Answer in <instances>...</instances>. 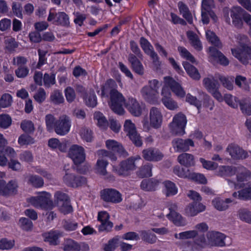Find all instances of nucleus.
Wrapping results in <instances>:
<instances>
[{
	"mask_svg": "<svg viewBox=\"0 0 251 251\" xmlns=\"http://www.w3.org/2000/svg\"><path fill=\"white\" fill-rule=\"evenodd\" d=\"M159 82L156 79H153L149 81V85L144 86L140 92L143 98L149 102H153L155 100L158 94Z\"/></svg>",
	"mask_w": 251,
	"mask_h": 251,
	"instance_id": "nucleus-4",
	"label": "nucleus"
},
{
	"mask_svg": "<svg viewBox=\"0 0 251 251\" xmlns=\"http://www.w3.org/2000/svg\"><path fill=\"white\" fill-rule=\"evenodd\" d=\"M237 167H242L245 169V170L241 171V172H238L237 170H236L237 179L238 181L242 182L251 178V173L249 170L243 166H239Z\"/></svg>",
	"mask_w": 251,
	"mask_h": 251,
	"instance_id": "nucleus-47",
	"label": "nucleus"
},
{
	"mask_svg": "<svg viewBox=\"0 0 251 251\" xmlns=\"http://www.w3.org/2000/svg\"><path fill=\"white\" fill-rule=\"evenodd\" d=\"M33 98L38 103H42L46 98V93L45 90L42 88H40L34 94Z\"/></svg>",
	"mask_w": 251,
	"mask_h": 251,
	"instance_id": "nucleus-61",
	"label": "nucleus"
},
{
	"mask_svg": "<svg viewBox=\"0 0 251 251\" xmlns=\"http://www.w3.org/2000/svg\"><path fill=\"white\" fill-rule=\"evenodd\" d=\"M94 119L98 121V126L102 129H105L108 126V122L104 116V115L100 112H96L94 114Z\"/></svg>",
	"mask_w": 251,
	"mask_h": 251,
	"instance_id": "nucleus-44",
	"label": "nucleus"
},
{
	"mask_svg": "<svg viewBox=\"0 0 251 251\" xmlns=\"http://www.w3.org/2000/svg\"><path fill=\"white\" fill-rule=\"evenodd\" d=\"M186 123V116L182 113H178L174 117L173 121L170 124L171 132L175 135H183Z\"/></svg>",
	"mask_w": 251,
	"mask_h": 251,
	"instance_id": "nucleus-2",
	"label": "nucleus"
},
{
	"mask_svg": "<svg viewBox=\"0 0 251 251\" xmlns=\"http://www.w3.org/2000/svg\"><path fill=\"white\" fill-rule=\"evenodd\" d=\"M178 7L180 14L190 24L193 23V17L188 7L183 2L179 1L178 3Z\"/></svg>",
	"mask_w": 251,
	"mask_h": 251,
	"instance_id": "nucleus-31",
	"label": "nucleus"
},
{
	"mask_svg": "<svg viewBox=\"0 0 251 251\" xmlns=\"http://www.w3.org/2000/svg\"><path fill=\"white\" fill-rule=\"evenodd\" d=\"M201 21L203 24H208L209 22V16L214 23L217 22L218 17L212 10L201 11Z\"/></svg>",
	"mask_w": 251,
	"mask_h": 251,
	"instance_id": "nucleus-41",
	"label": "nucleus"
},
{
	"mask_svg": "<svg viewBox=\"0 0 251 251\" xmlns=\"http://www.w3.org/2000/svg\"><path fill=\"white\" fill-rule=\"evenodd\" d=\"M161 95L162 96V102L164 105L169 109L174 110L177 107V104L171 98V93L167 87H163L162 89Z\"/></svg>",
	"mask_w": 251,
	"mask_h": 251,
	"instance_id": "nucleus-18",
	"label": "nucleus"
},
{
	"mask_svg": "<svg viewBox=\"0 0 251 251\" xmlns=\"http://www.w3.org/2000/svg\"><path fill=\"white\" fill-rule=\"evenodd\" d=\"M106 146L109 150L114 152H116L120 155L126 156L127 155V152L124 149L121 144L114 140H108L106 141Z\"/></svg>",
	"mask_w": 251,
	"mask_h": 251,
	"instance_id": "nucleus-28",
	"label": "nucleus"
},
{
	"mask_svg": "<svg viewBox=\"0 0 251 251\" xmlns=\"http://www.w3.org/2000/svg\"><path fill=\"white\" fill-rule=\"evenodd\" d=\"M12 102V98L9 94L5 93L2 95L0 99V103L2 108H5L10 106Z\"/></svg>",
	"mask_w": 251,
	"mask_h": 251,
	"instance_id": "nucleus-59",
	"label": "nucleus"
},
{
	"mask_svg": "<svg viewBox=\"0 0 251 251\" xmlns=\"http://www.w3.org/2000/svg\"><path fill=\"white\" fill-rule=\"evenodd\" d=\"M125 106L134 116H139L142 114V108L139 102L134 98H129Z\"/></svg>",
	"mask_w": 251,
	"mask_h": 251,
	"instance_id": "nucleus-21",
	"label": "nucleus"
},
{
	"mask_svg": "<svg viewBox=\"0 0 251 251\" xmlns=\"http://www.w3.org/2000/svg\"><path fill=\"white\" fill-rule=\"evenodd\" d=\"M5 48L8 51H14L18 48V43L13 38L10 37L6 39L5 41Z\"/></svg>",
	"mask_w": 251,
	"mask_h": 251,
	"instance_id": "nucleus-54",
	"label": "nucleus"
},
{
	"mask_svg": "<svg viewBox=\"0 0 251 251\" xmlns=\"http://www.w3.org/2000/svg\"><path fill=\"white\" fill-rule=\"evenodd\" d=\"M79 249L78 243L71 239L68 240L63 247L64 251H79Z\"/></svg>",
	"mask_w": 251,
	"mask_h": 251,
	"instance_id": "nucleus-55",
	"label": "nucleus"
},
{
	"mask_svg": "<svg viewBox=\"0 0 251 251\" xmlns=\"http://www.w3.org/2000/svg\"><path fill=\"white\" fill-rule=\"evenodd\" d=\"M206 37L207 40L215 47L218 48H221L222 47V44L218 37L213 31L207 30L206 32Z\"/></svg>",
	"mask_w": 251,
	"mask_h": 251,
	"instance_id": "nucleus-42",
	"label": "nucleus"
},
{
	"mask_svg": "<svg viewBox=\"0 0 251 251\" xmlns=\"http://www.w3.org/2000/svg\"><path fill=\"white\" fill-rule=\"evenodd\" d=\"M108 164L107 161L105 160L102 158H100L98 159L96 165V173L100 175L105 176V178L109 180H114V176L109 174L106 171V167Z\"/></svg>",
	"mask_w": 251,
	"mask_h": 251,
	"instance_id": "nucleus-19",
	"label": "nucleus"
},
{
	"mask_svg": "<svg viewBox=\"0 0 251 251\" xmlns=\"http://www.w3.org/2000/svg\"><path fill=\"white\" fill-rule=\"evenodd\" d=\"M216 77H217L223 86L229 90H232L233 88V79L232 78H229L228 77L217 74L216 75Z\"/></svg>",
	"mask_w": 251,
	"mask_h": 251,
	"instance_id": "nucleus-45",
	"label": "nucleus"
},
{
	"mask_svg": "<svg viewBox=\"0 0 251 251\" xmlns=\"http://www.w3.org/2000/svg\"><path fill=\"white\" fill-rule=\"evenodd\" d=\"M151 125L155 128L160 127L162 121V115L160 111L155 107H152L150 112Z\"/></svg>",
	"mask_w": 251,
	"mask_h": 251,
	"instance_id": "nucleus-23",
	"label": "nucleus"
},
{
	"mask_svg": "<svg viewBox=\"0 0 251 251\" xmlns=\"http://www.w3.org/2000/svg\"><path fill=\"white\" fill-rule=\"evenodd\" d=\"M187 36L190 41L191 45L198 51L202 49V44L199 39L198 36L193 31H189L187 32Z\"/></svg>",
	"mask_w": 251,
	"mask_h": 251,
	"instance_id": "nucleus-34",
	"label": "nucleus"
},
{
	"mask_svg": "<svg viewBox=\"0 0 251 251\" xmlns=\"http://www.w3.org/2000/svg\"><path fill=\"white\" fill-rule=\"evenodd\" d=\"M18 143L21 145L32 144L34 143V140L28 135L22 134L19 138Z\"/></svg>",
	"mask_w": 251,
	"mask_h": 251,
	"instance_id": "nucleus-64",
	"label": "nucleus"
},
{
	"mask_svg": "<svg viewBox=\"0 0 251 251\" xmlns=\"http://www.w3.org/2000/svg\"><path fill=\"white\" fill-rule=\"evenodd\" d=\"M208 244L213 247H222L226 246L225 240L226 236L219 232L210 231L207 234Z\"/></svg>",
	"mask_w": 251,
	"mask_h": 251,
	"instance_id": "nucleus-12",
	"label": "nucleus"
},
{
	"mask_svg": "<svg viewBox=\"0 0 251 251\" xmlns=\"http://www.w3.org/2000/svg\"><path fill=\"white\" fill-rule=\"evenodd\" d=\"M15 245V241L13 240H8L4 238L0 240V250H10Z\"/></svg>",
	"mask_w": 251,
	"mask_h": 251,
	"instance_id": "nucleus-58",
	"label": "nucleus"
},
{
	"mask_svg": "<svg viewBox=\"0 0 251 251\" xmlns=\"http://www.w3.org/2000/svg\"><path fill=\"white\" fill-rule=\"evenodd\" d=\"M235 83L239 88L245 91H249L250 86L247 81V78L241 75H238L235 79Z\"/></svg>",
	"mask_w": 251,
	"mask_h": 251,
	"instance_id": "nucleus-46",
	"label": "nucleus"
},
{
	"mask_svg": "<svg viewBox=\"0 0 251 251\" xmlns=\"http://www.w3.org/2000/svg\"><path fill=\"white\" fill-rule=\"evenodd\" d=\"M30 202L36 207L51 209L53 207V202L50 200V195L45 192L41 193L40 195L36 197L31 198Z\"/></svg>",
	"mask_w": 251,
	"mask_h": 251,
	"instance_id": "nucleus-6",
	"label": "nucleus"
},
{
	"mask_svg": "<svg viewBox=\"0 0 251 251\" xmlns=\"http://www.w3.org/2000/svg\"><path fill=\"white\" fill-rule=\"evenodd\" d=\"M138 58L133 53H129L128 56V61L131 64L132 70L136 74L142 75L144 74V68Z\"/></svg>",
	"mask_w": 251,
	"mask_h": 251,
	"instance_id": "nucleus-25",
	"label": "nucleus"
},
{
	"mask_svg": "<svg viewBox=\"0 0 251 251\" xmlns=\"http://www.w3.org/2000/svg\"><path fill=\"white\" fill-rule=\"evenodd\" d=\"M178 162L182 165L190 167L195 165L194 156L190 153H182L177 157Z\"/></svg>",
	"mask_w": 251,
	"mask_h": 251,
	"instance_id": "nucleus-29",
	"label": "nucleus"
},
{
	"mask_svg": "<svg viewBox=\"0 0 251 251\" xmlns=\"http://www.w3.org/2000/svg\"><path fill=\"white\" fill-rule=\"evenodd\" d=\"M68 155L75 165H79L85 160L84 149L77 145H73L70 147Z\"/></svg>",
	"mask_w": 251,
	"mask_h": 251,
	"instance_id": "nucleus-9",
	"label": "nucleus"
},
{
	"mask_svg": "<svg viewBox=\"0 0 251 251\" xmlns=\"http://www.w3.org/2000/svg\"><path fill=\"white\" fill-rule=\"evenodd\" d=\"M245 11L241 7H234L230 11V16L232 19L233 24L237 27H240L242 25L241 18H243Z\"/></svg>",
	"mask_w": 251,
	"mask_h": 251,
	"instance_id": "nucleus-24",
	"label": "nucleus"
},
{
	"mask_svg": "<svg viewBox=\"0 0 251 251\" xmlns=\"http://www.w3.org/2000/svg\"><path fill=\"white\" fill-rule=\"evenodd\" d=\"M183 65L186 72L191 77L196 80H199L200 78V75L196 68L188 62H184Z\"/></svg>",
	"mask_w": 251,
	"mask_h": 251,
	"instance_id": "nucleus-36",
	"label": "nucleus"
},
{
	"mask_svg": "<svg viewBox=\"0 0 251 251\" xmlns=\"http://www.w3.org/2000/svg\"><path fill=\"white\" fill-rule=\"evenodd\" d=\"M203 84L209 93L219 89L220 84L214 77H206L203 79Z\"/></svg>",
	"mask_w": 251,
	"mask_h": 251,
	"instance_id": "nucleus-33",
	"label": "nucleus"
},
{
	"mask_svg": "<svg viewBox=\"0 0 251 251\" xmlns=\"http://www.w3.org/2000/svg\"><path fill=\"white\" fill-rule=\"evenodd\" d=\"M159 184V181L154 178L144 179L142 181L141 188L145 191H155Z\"/></svg>",
	"mask_w": 251,
	"mask_h": 251,
	"instance_id": "nucleus-30",
	"label": "nucleus"
},
{
	"mask_svg": "<svg viewBox=\"0 0 251 251\" xmlns=\"http://www.w3.org/2000/svg\"><path fill=\"white\" fill-rule=\"evenodd\" d=\"M61 236V233L57 230L50 231L43 234L45 241L52 245H56L58 244V238Z\"/></svg>",
	"mask_w": 251,
	"mask_h": 251,
	"instance_id": "nucleus-32",
	"label": "nucleus"
},
{
	"mask_svg": "<svg viewBox=\"0 0 251 251\" xmlns=\"http://www.w3.org/2000/svg\"><path fill=\"white\" fill-rule=\"evenodd\" d=\"M109 93L111 100L110 106L111 109L119 115L123 114L125 110L123 105L126 102L125 98L117 90H112L109 92Z\"/></svg>",
	"mask_w": 251,
	"mask_h": 251,
	"instance_id": "nucleus-3",
	"label": "nucleus"
},
{
	"mask_svg": "<svg viewBox=\"0 0 251 251\" xmlns=\"http://www.w3.org/2000/svg\"><path fill=\"white\" fill-rule=\"evenodd\" d=\"M142 239L150 244H153L156 241V237L153 233L146 230H142L140 232Z\"/></svg>",
	"mask_w": 251,
	"mask_h": 251,
	"instance_id": "nucleus-49",
	"label": "nucleus"
},
{
	"mask_svg": "<svg viewBox=\"0 0 251 251\" xmlns=\"http://www.w3.org/2000/svg\"><path fill=\"white\" fill-rule=\"evenodd\" d=\"M116 83L115 80L112 79H108L105 84L101 88V95L102 97H107L108 91L110 92L112 90H116L115 88L116 86Z\"/></svg>",
	"mask_w": 251,
	"mask_h": 251,
	"instance_id": "nucleus-43",
	"label": "nucleus"
},
{
	"mask_svg": "<svg viewBox=\"0 0 251 251\" xmlns=\"http://www.w3.org/2000/svg\"><path fill=\"white\" fill-rule=\"evenodd\" d=\"M119 239L115 237L109 240L108 243L105 245L104 247V251H113L117 247Z\"/></svg>",
	"mask_w": 251,
	"mask_h": 251,
	"instance_id": "nucleus-63",
	"label": "nucleus"
},
{
	"mask_svg": "<svg viewBox=\"0 0 251 251\" xmlns=\"http://www.w3.org/2000/svg\"><path fill=\"white\" fill-rule=\"evenodd\" d=\"M79 134L81 138L87 142H90L93 139L92 132L91 130L86 127H82L80 131Z\"/></svg>",
	"mask_w": 251,
	"mask_h": 251,
	"instance_id": "nucleus-57",
	"label": "nucleus"
},
{
	"mask_svg": "<svg viewBox=\"0 0 251 251\" xmlns=\"http://www.w3.org/2000/svg\"><path fill=\"white\" fill-rule=\"evenodd\" d=\"M224 100L228 105L234 108H237L240 102L238 98L232 96L230 94H226L224 96Z\"/></svg>",
	"mask_w": 251,
	"mask_h": 251,
	"instance_id": "nucleus-51",
	"label": "nucleus"
},
{
	"mask_svg": "<svg viewBox=\"0 0 251 251\" xmlns=\"http://www.w3.org/2000/svg\"><path fill=\"white\" fill-rule=\"evenodd\" d=\"M64 171L65 175L63 177V181L67 186L77 187L86 183V178L85 177L73 174L71 172L72 169L68 166L64 167Z\"/></svg>",
	"mask_w": 251,
	"mask_h": 251,
	"instance_id": "nucleus-1",
	"label": "nucleus"
},
{
	"mask_svg": "<svg viewBox=\"0 0 251 251\" xmlns=\"http://www.w3.org/2000/svg\"><path fill=\"white\" fill-rule=\"evenodd\" d=\"M71 126V120L70 117L64 114L57 120L54 130L57 134L63 136L69 132Z\"/></svg>",
	"mask_w": 251,
	"mask_h": 251,
	"instance_id": "nucleus-7",
	"label": "nucleus"
},
{
	"mask_svg": "<svg viewBox=\"0 0 251 251\" xmlns=\"http://www.w3.org/2000/svg\"><path fill=\"white\" fill-rule=\"evenodd\" d=\"M226 151L233 159H245L248 157V152L238 145L230 144L226 148Z\"/></svg>",
	"mask_w": 251,
	"mask_h": 251,
	"instance_id": "nucleus-15",
	"label": "nucleus"
},
{
	"mask_svg": "<svg viewBox=\"0 0 251 251\" xmlns=\"http://www.w3.org/2000/svg\"><path fill=\"white\" fill-rule=\"evenodd\" d=\"M231 52L233 55L244 65L248 64L249 60H251V45L244 46L241 51L237 49H231Z\"/></svg>",
	"mask_w": 251,
	"mask_h": 251,
	"instance_id": "nucleus-14",
	"label": "nucleus"
},
{
	"mask_svg": "<svg viewBox=\"0 0 251 251\" xmlns=\"http://www.w3.org/2000/svg\"><path fill=\"white\" fill-rule=\"evenodd\" d=\"M205 209L206 206L202 203L193 201L186 206L185 212L187 216L193 217L198 213L204 211Z\"/></svg>",
	"mask_w": 251,
	"mask_h": 251,
	"instance_id": "nucleus-20",
	"label": "nucleus"
},
{
	"mask_svg": "<svg viewBox=\"0 0 251 251\" xmlns=\"http://www.w3.org/2000/svg\"><path fill=\"white\" fill-rule=\"evenodd\" d=\"M172 145L176 152H180L188 151L190 146H194V143L191 139L176 138L172 140Z\"/></svg>",
	"mask_w": 251,
	"mask_h": 251,
	"instance_id": "nucleus-13",
	"label": "nucleus"
},
{
	"mask_svg": "<svg viewBox=\"0 0 251 251\" xmlns=\"http://www.w3.org/2000/svg\"><path fill=\"white\" fill-rule=\"evenodd\" d=\"M135 158L130 157L121 162L120 167L113 166L112 171L119 176H127L129 172L133 171L136 168Z\"/></svg>",
	"mask_w": 251,
	"mask_h": 251,
	"instance_id": "nucleus-8",
	"label": "nucleus"
},
{
	"mask_svg": "<svg viewBox=\"0 0 251 251\" xmlns=\"http://www.w3.org/2000/svg\"><path fill=\"white\" fill-rule=\"evenodd\" d=\"M12 120L8 115H0V127L3 128H8L11 124Z\"/></svg>",
	"mask_w": 251,
	"mask_h": 251,
	"instance_id": "nucleus-60",
	"label": "nucleus"
},
{
	"mask_svg": "<svg viewBox=\"0 0 251 251\" xmlns=\"http://www.w3.org/2000/svg\"><path fill=\"white\" fill-rule=\"evenodd\" d=\"M124 130L132 142L137 147H141L142 140L137 133L135 124L130 120H126L124 125Z\"/></svg>",
	"mask_w": 251,
	"mask_h": 251,
	"instance_id": "nucleus-5",
	"label": "nucleus"
},
{
	"mask_svg": "<svg viewBox=\"0 0 251 251\" xmlns=\"http://www.w3.org/2000/svg\"><path fill=\"white\" fill-rule=\"evenodd\" d=\"M101 199L107 202L118 203L122 201L121 194L117 190L112 188L104 189L100 191Z\"/></svg>",
	"mask_w": 251,
	"mask_h": 251,
	"instance_id": "nucleus-10",
	"label": "nucleus"
},
{
	"mask_svg": "<svg viewBox=\"0 0 251 251\" xmlns=\"http://www.w3.org/2000/svg\"><path fill=\"white\" fill-rule=\"evenodd\" d=\"M237 216L242 221L251 224V211L245 208L240 209L238 211Z\"/></svg>",
	"mask_w": 251,
	"mask_h": 251,
	"instance_id": "nucleus-48",
	"label": "nucleus"
},
{
	"mask_svg": "<svg viewBox=\"0 0 251 251\" xmlns=\"http://www.w3.org/2000/svg\"><path fill=\"white\" fill-rule=\"evenodd\" d=\"M165 82L168 88L169 87L171 90L178 97L183 98L185 95V92L179 85L174 79L169 76L164 77Z\"/></svg>",
	"mask_w": 251,
	"mask_h": 251,
	"instance_id": "nucleus-22",
	"label": "nucleus"
},
{
	"mask_svg": "<svg viewBox=\"0 0 251 251\" xmlns=\"http://www.w3.org/2000/svg\"><path fill=\"white\" fill-rule=\"evenodd\" d=\"M50 99L55 104L62 103L64 101V98L59 90L54 91L50 95Z\"/></svg>",
	"mask_w": 251,
	"mask_h": 251,
	"instance_id": "nucleus-53",
	"label": "nucleus"
},
{
	"mask_svg": "<svg viewBox=\"0 0 251 251\" xmlns=\"http://www.w3.org/2000/svg\"><path fill=\"white\" fill-rule=\"evenodd\" d=\"M45 120L47 130L51 131L54 129L57 121L54 116L50 114H47Z\"/></svg>",
	"mask_w": 251,
	"mask_h": 251,
	"instance_id": "nucleus-52",
	"label": "nucleus"
},
{
	"mask_svg": "<svg viewBox=\"0 0 251 251\" xmlns=\"http://www.w3.org/2000/svg\"><path fill=\"white\" fill-rule=\"evenodd\" d=\"M20 126L24 132L28 134L33 133L35 130L33 122L29 120L23 121L21 123Z\"/></svg>",
	"mask_w": 251,
	"mask_h": 251,
	"instance_id": "nucleus-50",
	"label": "nucleus"
},
{
	"mask_svg": "<svg viewBox=\"0 0 251 251\" xmlns=\"http://www.w3.org/2000/svg\"><path fill=\"white\" fill-rule=\"evenodd\" d=\"M242 112L246 115H251V101L248 100H242L239 102Z\"/></svg>",
	"mask_w": 251,
	"mask_h": 251,
	"instance_id": "nucleus-56",
	"label": "nucleus"
},
{
	"mask_svg": "<svg viewBox=\"0 0 251 251\" xmlns=\"http://www.w3.org/2000/svg\"><path fill=\"white\" fill-rule=\"evenodd\" d=\"M3 196L15 195L18 192V184L16 180H11L7 183L4 180Z\"/></svg>",
	"mask_w": 251,
	"mask_h": 251,
	"instance_id": "nucleus-26",
	"label": "nucleus"
},
{
	"mask_svg": "<svg viewBox=\"0 0 251 251\" xmlns=\"http://www.w3.org/2000/svg\"><path fill=\"white\" fill-rule=\"evenodd\" d=\"M168 219L171 220L176 225L182 226L185 225V221L181 216L176 211H172L167 215Z\"/></svg>",
	"mask_w": 251,
	"mask_h": 251,
	"instance_id": "nucleus-37",
	"label": "nucleus"
},
{
	"mask_svg": "<svg viewBox=\"0 0 251 251\" xmlns=\"http://www.w3.org/2000/svg\"><path fill=\"white\" fill-rule=\"evenodd\" d=\"M140 45L145 53L152 59L153 63L157 64L159 62V57L157 54L154 50L153 46L147 39L141 37L140 39Z\"/></svg>",
	"mask_w": 251,
	"mask_h": 251,
	"instance_id": "nucleus-16",
	"label": "nucleus"
},
{
	"mask_svg": "<svg viewBox=\"0 0 251 251\" xmlns=\"http://www.w3.org/2000/svg\"><path fill=\"white\" fill-rule=\"evenodd\" d=\"M44 84L45 87L49 88L55 83V75L45 74L43 77Z\"/></svg>",
	"mask_w": 251,
	"mask_h": 251,
	"instance_id": "nucleus-62",
	"label": "nucleus"
},
{
	"mask_svg": "<svg viewBox=\"0 0 251 251\" xmlns=\"http://www.w3.org/2000/svg\"><path fill=\"white\" fill-rule=\"evenodd\" d=\"M241 172L245 170L242 167H236L229 166H222L219 167L217 175L220 176H231L236 174V170Z\"/></svg>",
	"mask_w": 251,
	"mask_h": 251,
	"instance_id": "nucleus-27",
	"label": "nucleus"
},
{
	"mask_svg": "<svg viewBox=\"0 0 251 251\" xmlns=\"http://www.w3.org/2000/svg\"><path fill=\"white\" fill-rule=\"evenodd\" d=\"M163 185L166 196H174L177 193V188L174 182L170 180H166L163 182Z\"/></svg>",
	"mask_w": 251,
	"mask_h": 251,
	"instance_id": "nucleus-39",
	"label": "nucleus"
},
{
	"mask_svg": "<svg viewBox=\"0 0 251 251\" xmlns=\"http://www.w3.org/2000/svg\"><path fill=\"white\" fill-rule=\"evenodd\" d=\"M26 179L27 183L34 187L39 188L44 185L43 178L38 176L29 175L26 177Z\"/></svg>",
	"mask_w": 251,
	"mask_h": 251,
	"instance_id": "nucleus-35",
	"label": "nucleus"
},
{
	"mask_svg": "<svg viewBox=\"0 0 251 251\" xmlns=\"http://www.w3.org/2000/svg\"><path fill=\"white\" fill-rule=\"evenodd\" d=\"M142 156L147 161H158L163 158L164 155L158 149L150 148L142 151Z\"/></svg>",
	"mask_w": 251,
	"mask_h": 251,
	"instance_id": "nucleus-17",
	"label": "nucleus"
},
{
	"mask_svg": "<svg viewBox=\"0 0 251 251\" xmlns=\"http://www.w3.org/2000/svg\"><path fill=\"white\" fill-rule=\"evenodd\" d=\"M152 165L148 163L140 168L137 174L138 176L141 178L150 177L152 176Z\"/></svg>",
	"mask_w": 251,
	"mask_h": 251,
	"instance_id": "nucleus-40",
	"label": "nucleus"
},
{
	"mask_svg": "<svg viewBox=\"0 0 251 251\" xmlns=\"http://www.w3.org/2000/svg\"><path fill=\"white\" fill-rule=\"evenodd\" d=\"M48 146L52 149H58L62 152L66 151L67 146L65 143L60 142L57 138H51L48 141Z\"/></svg>",
	"mask_w": 251,
	"mask_h": 251,
	"instance_id": "nucleus-38",
	"label": "nucleus"
},
{
	"mask_svg": "<svg viewBox=\"0 0 251 251\" xmlns=\"http://www.w3.org/2000/svg\"><path fill=\"white\" fill-rule=\"evenodd\" d=\"M47 21L52 22V23L56 25L68 27L70 25L69 17L64 12L57 13L50 12Z\"/></svg>",
	"mask_w": 251,
	"mask_h": 251,
	"instance_id": "nucleus-11",
	"label": "nucleus"
}]
</instances>
